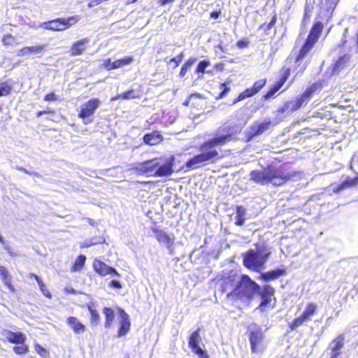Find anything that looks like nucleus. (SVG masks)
Segmentation results:
<instances>
[{
    "label": "nucleus",
    "instance_id": "51",
    "mask_svg": "<svg viewBox=\"0 0 358 358\" xmlns=\"http://www.w3.org/2000/svg\"><path fill=\"white\" fill-rule=\"evenodd\" d=\"M103 0H90L88 3V7L92 8L100 4Z\"/></svg>",
    "mask_w": 358,
    "mask_h": 358
},
{
    "label": "nucleus",
    "instance_id": "54",
    "mask_svg": "<svg viewBox=\"0 0 358 358\" xmlns=\"http://www.w3.org/2000/svg\"><path fill=\"white\" fill-rule=\"evenodd\" d=\"M329 1L327 4L329 5V8H334L336 4L338 3L339 0H326Z\"/></svg>",
    "mask_w": 358,
    "mask_h": 358
},
{
    "label": "nucleus",
    "instance_id": "1",
    "mask_svg": "<svg viewBox=\"0 0 358 358\" xmlns=\"http://www.w3.org/2000/svg\"><path fill=\"white\" fill-rule=\"evenodd\" d=\"M231 138V133L229 129L226 130L225 128L220 127L216 131L213 138L200 145L201 153L188 160L185 164L186 167L194 169L203 164L214 163L217 159H221L222 156L215 148L225 145Z\"/></svg>",
    "mask_w": 358,
    "mask_h": 358
},
{
    "label": "nucleus",
    "instance_id": "32",
    "mask_svg": "<svg viewBox=\"0 0 358 358\" xmlns=\"http://www.w3.org/2000/svg\"><path fill=\"white\" fill-rule=\"evenodd\" d=\"M236 224L238 226H242L245 223V216L246 211L242 206H238L236 212Z\"/></svg>",
    "mask_w": 358,
    "mask_h": 358
},
{
    "label": "nucleus",
    "instance_id": "40",
    "mask_svg": "<svg viewBox=\"0 0 358 358\" xmlns=\"http://www.w3.org/2000/svg\"><path fill=\"white\" fill-rule=\"evenodd\" d=\"M120 96L122 99H132L138 97V95L136 94V92L133 90H128L124 93L120 94Z\"/></svg>",
    "mask_w": 358,
    "mask_h": 358
},
{
    "label": "nucleus",
    "instance_id": "28",
    "mask_svg": "<svg viewBox=\"0 0 358 358\" xmlns=\"http://www.w3.org/2000/svg\"><path fill=\"white\" fill-rule=\"evenodd\" d=\"M87 308L90 313V320L92 324H97L100 321V316L99 313L95 308L93 302L87 304Z\"/></svg>",
    "mask_w": 358,
    "mask_h": 358
},
{
    "label": "nucleus",
    "instance_id": "37",
    "mask_svg": "<svg viewBox=\"0 0 358 358\" xmlns=\"http://www.w3.org/2000/svg\"><path fill=\"white\" fill-rule=\"evenodd\" d=\"M12 90V85L8 82L0 83V96L8 95Z\"/></svg>",
    "mask_w": 358,
    "mask_h": 358
},
{
    "label": "nucleus",
    "instance_id": "38",
    "mask_svg": "<svg viewBox=\"0 0 358 358\" xmlns=\"http://www.w3.org/2000/svg\"><path fill=\"white\" fill-rule=\"evenodd\" d=\"M103 238H94L90 240H86L83 245H81L82 248H89L92 245H94L99 243H102Z\"/></svg>",
    "mask_w": 358,
    "mask_h": 358
},
{
    "label": "nucleus",
    "instance_id": "47",
    "mask_svg": "<svg viewBox=\"0 0 358 358\" xmlns=\"http://www.w3.org/2000/svg\"><path fill=\"white\" fill-rule=\"evenodd\" d=\"M15 38L11 35H6L2 39V43L5 45H12L14 42Z\"/></svg>",
    "mask_w": 358,
    "mask_h": 358
},
{
    "label": "nucleus",
    "instance_id": "4",
    "mask_svg": "<svg viewBox=\"0 0 358 358\" xmlns=\"http://www.w3.org/2000/svg\"><path fill=\"white\" fill-rule=\"evenodd\" d=\"M271 252L266 247H257L256 250H250L243 255V264L255 271H259L264 267Z\"/></svg>",
    "mask_w": 358,
    "mask_h": 358
},
{
    "label": "nucleus",
    "instance_id": "48",
    "mask_svg": "<svg viewBox=\"0 0 358 358\" xmlns=\"http://www.w3.org/2000/svg\"><path fill=\"white\" fill-rule=\"evenodd\" d=\"M190 69V67L189 66V64H184L182 65V66L181 67V69H180V76L181 77H183L187 71Z\"/></svg>",
    "mask_w": 358,
    "mask_h": 358
},
{
    "label": "nucleus",
    "instance_id": "63",
    "mask_svg": "<svg viewBox=\"0 0 358 358\" xmlns=\"http://www.w3.org/2000/svg\"><path fill=\"white\" fill-rule=\"evenodd\" d=\"M90 223L92 225H93V224H94V223L92 222V220H90Z\"/></svg>",
    "mask_w": 358,
    "mask_h": 358
},
{
    "label": "nucleus",
    "instance_id": "49",
    "mask_svg": "<svg viewBox=\"0 0 358 358\" xmlns=\"http://www.w3.org/2000/svg\"><path fill=\"white\" fill-rule=\"evenodd\" d=\"M36 350L43 357H45V354L47 353V351L45 349H44L42 346L40 345H36L35 346Z\"/></svg>",
    "mask_w": 358,
    "mask_h": 358
},
{
    "label": "nucleus",
    "instance_id": "3",
    "mask_svg": "<svg viewBox=\"0 0 358 358\" xmlns=\"http://www.w3.org/2000/svg\"><path fill=\"white\" fill-rule=\"evenodd\" d=\"M293 175L285 173L281 169H266L264 171H252L250 173V179L257 183H272L273 185H281Z\"/></svg>",
    "mask_w": 358,
    "mask_h": 358
},
{
    "label": "nucleus",
    "instance_id": "17",
    "mask_svg": "<svg viewBox=\"0 0 358 358\" xmlns=\"http://www.w3.org/2000/svg\"><path fill=\"white\" fill-rule=\"evenodd\" d=\"M120 326L118 331V336L121 337L127 334L130 329V321L129 315L123 310H120Z\"/></svg>",
    "mask_w": 358,
    "mask_h": 358
},
{
    "label": "nucleus",
    "instance_id": "26",
    "mask_svg": "<svg viewBox=\"0 0 358 358\" xmlns=\"http://www.w3.org/2000/svg\"><path fill=\"white\" fill-rule=\"evenodd\" d=\"M285 273V269L278 268V269L273 270V271L262 273V278L265 281H269V280H273L277 279L280 276L283 275Z\"/></svg>",
    "mask_w": 358,
    "mask_h": 358
},
{
    "label": "nucleus",
    "instance_id": "24",
    "mask_svg": "<svg viewBox=\"0 0 358 358\" xmlns=\"http://www.w3.org/2000/svg\"><path fill=\"white\" fill-rule=\"evenodd\" d=\"M317 89L316 85H312L310 87H308L301 96H299L296 101L301 106L303 103H307L313 96V93L315 92Z\"/></svg>",
    "mask_w": 358,
    "mask_h": 358
},
{
    "label": "nucleus",
    "instance_id": "22",
    "mask_svg": "<svg viewBox=\"0 0 358 358\" xmlns=\"http://www.w3.org/2000/svg\"><path fill=\"white\" fill-rule=\"evenodd\" d=\"M89 42L87 38L81 39L73 44L71 49V55L73 56L80 55L85 50V45Z\"/></svg>",
    "mask_w": 358,
    "mask_h": 358
},
{
    "label": "nucleus",
    "instance_id": "53",
    "mask_svg": "<svg viewBox=\"0 0 358 358\" xmlns=\"http://www.w3.org/2000/svg\"><path fill=\"white\" fill-rule=\"evenodd\" d=\"M45 101H52L57 99L56 96L54 93H50L45 96Z\"/></svg>",
    "mask_w": 358,
    "mask_h": 358
},
{
    "label": "nucleus",
    "instance_id": "29",
    "mask_svg": "<svg viewBox=\"0 0 358 358\" xmlns=\"http://www.w3.org/2000/svg\"><path fill=\"white\" fill-rule=\"evenodd\" d=\"M103 313L105 315L106 322H105V327L110 328L114 321L115 313L112 308L105 307L103 309Z\"/></svg>",
    "mask_w": 358,
    "mask_h": 358
},
{
    "label": "nucleus",
    "instance_id": "25",
    "mask_svg": "<svg viewBox=\"0 0 358 358\" xmlns=\"http://www.w3.org/2000/svg\"><path fill=\"white\" fill-rule=\"evenodd\" d=\"M0 275L3 283L10 290L15 292V287L11 283V276L9 275L8 271L3 266H0Z\"/></svg>",
    "mask_w": 358,
    "mask_h": 358
},
{
    "label": "nucleus",
    "instance_id": "15",
    "mask_svg": "<svg viewBox=\"0 0 358 358\" xmlns=\"http://www.w3.org/2000/svg\"><path fill=\"white\" fill-rule=\"evenodd\" d=\"M3 335L6 340L11 343L23 344L26 340L25 335L21 332H13L6 330L3 332Z\"/></svg>",
    "mask_w": 358,
    "mask_h": 358
},
{
    "label": "nucleus",
    "instance_id": "31",
    "mask_svg": "<svg viewBox=\"0 0 358 358\" xmlns=\"http://www.w3.org/2000/svg\"><path fill=\"white\" fill-rule=\"evenodd\" d=\"M317 309V306L315 303H308L301 315L303 317V318H305V320L308 321L310 320V317L316 313Z\"/></svg>",
    "mask_w": 358,
    "mask_h": 358
},
{
    "label": "nucleus",
    "instance_id": "21",
    "mask_svg": "<svg viewBox=\"0 0 358 358\" xmlns=\"http://www.w3.org/2000/svg\"><path fill=\"white\" fill-rule=\"evenodd\" d=\"M143 141L146 144L155 145L162 141V136L159 131H153L145 134L143 137Z\"/></svg>",
    "mask_w": 358,
    "mask_h": 358
},
{
    "label": "nucleus",
    "instance_id": "56",
    "mask_svg": "<svg viewBox=\"0 0 358 358\" xmlns=\"http://www.w3.org/2000/svg\"><path fill=\"white\" fill-rule=\"evenodd\" d=\"M275 20H276L275 17H273V19L271 20V21L268 24V29H271L274 25V24L275 23Z\"/></svg>",
    "mask_w": 358,
    "mask_h": 358
},
{
    "label": "nucleus",
    "instance_id": "62",
    "mask_svg": "<svg viewBox=\"0 0 358 358\" xmlns=\"http://www.w3.org/2000/svg\"><path fill=\"white\" fill-rule=\"evenodd\" d=\"M136 1H137V0H129V3H134V2Z\"/></svg>",
    "mask_w": 358,
    "mask_h": 358
},
{
    "label": "nucleus",
    "instance_id": "42",
    "mask_svg": "<svg viewBox=\"0 0 358 358\" xmlns=\"http://www.w3.org/2000/svg\"><path fill=\"white\" fill-rule=\"evenodd\" d=\"M210 65V62L208 61H201L197 66L196 71L197 73H203L205 72V69Z\"/></svg>",
    "mask_w": 358,
    "mask_h": 358
},
{
    "label": "nucleus",
    "instance_id": "16",
    "mask_svg": "<svg viewBox=\"0 0 358 358\" xmlns=\"http://www.w3.org/2000/svg\"><path fill=\"white\" fill-rule=\"evenodd\" d=\"M271 125L270 119H266L262 122L255 123L250 128V137L258 136L262 134L266 130H267Z\"/></svg>",
    "mask_w": 358,
    "mask_h": 358
},
{
    "label": "nucleus",
    "instance_id": "6",
    "mask_svg": "<svg viewBox=\"0 0 358 358\" xmlns=\"http://www.w3.org/2000/svg\"><path fill=\"white\" fill-rule=\"evenodd\" d=\"M100 104L101 101L99 99H92L81 106L78 116L83 119L85 124H90L92 122L90 117L94 115Z\"/></svg>",
    "mask_w": 358,
    "mask_h": 358
},
{
    "label": "nucleus",
    "instance_id": "39",
    "mask_svg": "<svg viewBox=\"0 0 358 358\" xmlns=\"http://www.w3.org/2000/svg\"><path fill=\"white\" fill-rule=\"evenodd\" d=\"M307 322L306 320H305V318H303V317L302 315H301L300 317L296 318L292 322V324H290V328L292 329H297L299 327H300L301 325H302L304 322Z\"/></svg>",
    "mask_w": 358,
    "mask_h": 358
},
{
    "label": "nucleus",
    "instance_id": "8",
    "mask_svg": "<svg viewBox=\"0 0 358 358\" xmlns=\"http://www.w3.org/2000/svg\"><path fill=\"white\" fill-rule=\"evenodd\" d=\"M201 341V338L199 334V331H195L189 336V346L191 348L192 352L196 354L199 358H208L207 353L199 345Z\"/></svg>",
    "mask_w": 358,
    "mask_h": 358
},
{
    "label": "nucleus",
    "instance_id": "43",
    "mask_svg": "<svg viewBox=\"0 0 358 358\" xmlns=\"http://www.w3.org/2000/svg\"><path fill=\"white\" fill-rule=\"evenodd\" d=\"M287 79V76H284L280 83H278V85L275 87V89L273 90V91L272 92H270L268 93H267L266 94V98H270L275 92H276L281 87L282 85H283V83L285 82Z\"/></svg>",
    "mask_w": 358,
    "mask_h": 358
},
{
    "label": "nucleus",
    "instance_id": "27",
    "mask_svg": "<svg viewBox=\"0 0 358 358\" xmlns=\"http://www.w3.org/2000/svg\"><path fill=\"white\" fill-rule=\"evenodd\" d=\"M134 61V58L131 56H127L124 58L120 59L113 62L111 67L110 69H116L118 68L123 67L127 65L131 64Z\"/></svg>",
    "mask_w": 358,
    "mask_h": 358
},
{
    "label": "nucleus",
    "instance_id": "9",
    "mask_svg": "<svg viewBox=\"0 0 358 358\" xmlns=\"http://www.w3.org/2000/svg\"><path fill=\"white\" fill-rule=\"evenodd\" d=\"M266 79H260L256 81L252 87L247 88L242 92L238 96L234 99L233 103H236L247 97H250L256 94L266 85Z\"/></svg>",
    "mask_w": 358,
    "mask_h": 358
},
{
    "label": "nucleus",
    "instance_id": "5",
    "mask_svg": "<svg viewBox=\"0 0 358 358\" xmlns=\"http://www.w3.org/2000/svg\"><path fill=\"white\" fill-rule=\"evenodd\" d=\"M80 20L77 15L71 16L67 18H57L42 24L41 27L45 29L52 31H63L68 27L75 24Z\"/></svg>",
    "mask_w": 358,
    "mask_h": 358
},
{
    "label": "nucleus",
    "instance_id": "10",
    "mask_svg": "<svg viewBox=\"0 0 358 358\" xmlns=\"http://www.w3.org/2000/svg\"><path fill=\"white\" fill-rule=\"evenodd\" d=\"M249 331L252 350L255 352L257 346L263 339V334L261 328L255 324L250 326Z\"/></svg>",
    "mask_w": 358,
    "mask_h": 358
},
{
    "label": "nucleus",
    "instance_id": "58",
    "mask_svg": "<svg viewBox=\"0 0 358 358\" xmlns=\"http://www.w3.org/2000/svg\"><path fill=\"white\" fill-rule=\"evenodd\" d=\"M174 0H160V3L162 5H165L169 3L173 2Z\"/></svg>",
    "mask_w": 358,
    "mask_h": 358
},
{
    "label": "nucleus",
    "instance_id": "46",
    "mask_svg": "<svg viewBox=\"0 0 358 358\" xmlns=\"http://www.w3.org/2000/svg\"><path fill=\"white\" fill-rule=\"evenodd\" d=\"M15 169L17 170L20 171H22V172H24V173H25L27 174H29L30 176H34L40 178H41V176L39 173H38L36 172H34V171H33V172L29 171L28 170H27L26 169H24V168L22 167V166H17L15 167Z\"/></svg>",
    "mask_w": 358,
    "mask_h": 358
},
{
    "label": "nucleus",
    "instance_id": "45",
    "mask_svg": "<svg viewBox=\"0 0 358 358\" xmlns=\"http://www.w3.org/2000/svg\"><path fill=\"white\" fill-rule=\"evenodd\" d=\"M184 57V53L183 52H181L177 57L172 58L169 60V62H174L175 63V67H177L179 64L182 62V59Z\"/></svg>",
    "mask_w": 358,
    "mask_h": 358
},
{
    "label": "nucleus",
    "instance_id": "44",
    "mask_svg": "<svg viewBox=\"0 0 358 358\" xmlns=\"http://www.w3.org/2000/svg\"><path fill=\"white\" fill-rule=\"evenodd\" d=\"M220 89L222 90L217 99H222L229 91L230 88L225 84L222 83L220 85Z\"/></svg>",
    "mask_w": 358,
    "mask_h": 358
},
{
    "label": "nucleus",
    "instance_id": "2",
    "mask_svg": "<svg viewBox=\"0 0 358 358\" xmlns=\"http://www.w3.org/2000/svg\"><path fill=\"white\" fill-rule=\"evenodd\" d=\"M256 293L261 296L262 301L258 308L261 311H266V308L272 306L271 303L274 289L270 285H265L261 289V287L248 275L242 276L239 283L233 291L235 296L241 299L245 297L247 299H250Z\"/></svg>",
    "mask_w": 358,
    "mask_h": 358
},
{
    "label": "nucleus",
    "instance_id": "34",
    "mask_svg": "<svg viewBox=\"0 0 358 358\" xmlns=\"http://www.w3.org/2000/svg\"><path fill=\"white\" fill-rule=\"evenodd\" d=\"M29 277L30 278H34L36 279V280L37 281L39 287H40V289L42 292V293L43 294L44 296L48 297V298H50L51 297V294L49 292V291L47 289L45 284L43 283V282L41 280V279L39 278V276H38L37 275L34 274V273H30L29 274Z\"/></svg>",
    "mask_w": 358,
    "mask_h": 358
},
{
    "label": "nucleus",
    "instance_id": "14",
    "mask_svg": "<svg viewBox=\"0 0 358 358\" xmlns=\"http://www.w3.org/2000/svg\"><path fill=\"white\" fill-rule=\"evenodd\" d=\"M46 46L47 45L45 44H41L30 47H24L19 51L18 55L29 57L32 55H40L44 52Z\"/></svg>",
    "mask_w": 358,
    "mask_h": 358
},
{
    "label": "nucleus",
    "instance_id": "57",
    "mask_svg": "<svg viewBox=\"0 0 358 358\" xmlns=\"http://www.w3.org/2000/svg\"><path fill=\"white\" fill-rule=\"evenodd\" d=\"M219 15H220V13L218 12H215V11L212 12L210 14L211 17L213 19L218 18Z\"/></svg>",
    "mask_w": 358,
    "mask_h": 358
},
{
    "label": "nucleus",
    "instance_id": "36",
    "mask_svg": "<svg viewBox=\"0 0 358 358\" xmlns=\"http://www.w3.org/2000/svg\"><path fill=\"white\" fill-rule=\"evenodd\" d=\"M350 55L348 54L341 56L336 62L334 66V71L339 70L346 62L350 60Z\"/></svg>",
    "mask_w": 358,
    "mask_h": 358
},
{
    "label": "nucleus",
    "instance_id": "41",
    "mask_svg": "<svg viewBox=\"0 0 358 358\" xmlns=\"http://www.w3.org/2000/svg\"><path fill=\"white\" fill-rule=\"evenodd\" d=\"M13 351L17 354V355H24L27 353L29 350V348L27 345L23 344H21V345L19 346H14L13 347Z\"/></svg>",
    "mask_w": 358,
    "mask_h": 358
},
{
    "label": "nucleus",
    "instance_id": "19",
    "mask_svg": "<svg viewBox=\"0 0 358 358\" xmlns=\"http://www.w3.org/2000/svg\"><path fill=\"white\" fill-rule=\"evenodd\" d=\"M159 165L157 159L146 161L139 165V169L145 173L151 174L154 171H155Z\"/></svg>",
    "mask_w": 358,
    "mask_h": 358
},
{
    "label": "nucleus",
    "instance_id": "50",
    "mask_svg": "<svg viewBox=\"0 0 358 358\" xmlns=\"http://www.w3.org/2000/svg\"><path fill=\"white\" fill-rule=\"evenodd\" d=\"M109 286L110 287H114V288H117V289H121L122 288V285L121 283L117 281V280H111L109 283Z\"/></svg>",
    "mask_w": 358,
    "mask_h": 358
},
{
    "label": "nucleus",
    "instance_id": "7",
    "mask_svg": "<svg viewBox=\"0 0 358 358\" xmlns=\"http://www.w3.org/2000/svg\"><path fill=\"white\" fill-rule=\"evenodd\" d=\"M350 169L355 170V172L358 173V157H353L352 159V163L350 165ZM358 183V176L354 178H351L350 177H347V178L342 182V184L338 185L336 189H334V192H339L343 189L350 187L356 185Z\"/></svg>",
    "mask_w": 358,
    "mask_h": 358
},
{
    "label": "nucleus",
    "instance_id": "61",
    "mask_svg": "<svg viewBox=\"0 0 358 358\" xmlns=\"http://www.w3.org/2000/svg\"><path fill=\"white\" fill-rule=\"evenodd\" d=\"M0 242H1V243H3V237H2V236H1V234H0Z\"/></svg>",
    "mask_w": 358,
    "mask_h": 358
},
{
    "label": "nucleus",
    "instance_id": "23",
    "mask_svg": "<svg viewBox=\"0 0 358 358\" xmlns=\"http://www.w3.org/2000/svg\"><path fill=\"white\" fill-rule=\"evenodd\" d=\"M67 324L72 328L76 334L83 333L85 331V327L76 317H70L67 319Z\"/></svg>",
    "mask_w": 358,
    "mask_h": 358
},
{
    "label": "nucleus",
    "instance_id": "59",
    "mask_svg": "<svg viewBox=\"0 0 358 358\" xmlns=\"http://www.w3.org/2000/svg\"><path fill=\"white\" fill-rule=\"evenodd\" d=\"M237 45H238V46L239 48H243V47L245 46V42H244V41H238V44H237Z\"/></svg>",
    "mask_w": 358,
    "mask_h": 358
},
{
    "label": "nucleus",
    "instance_id": "60",
    "mask_svg": "<svg viewBox=\"0 0 358 358\" xmlns=\"http://www.w3.org/2000/svg\"><path fill=\"white\" fill-rule=\"evenodd\" d=\"M118 99H121V97L120 96V94H118L117 96H114V97H112L111 98V101H116Z\"/></svg>",
    "mask_w": 358,
    "mask_h": 358
},
{
    "label": "nucleus",
    "instance_id": "52",
    "mask_svg": "<svg viewBox=\"0 0 358 358\" xmlns=\"http://www.w3.org/2000/svg\"><path fill=\"white\" fill-rule=\"evenodd\" d=\"M111 64H113V62L111 61L110 59H107L106 60H104L103 62V66L107 69V70H113V69H110L111 67Z\"/></svg>",
    "mask_w": 358,
    "mask_h": 358
},
{
    "label": "nucleus",
    "instance_id": "20",
    "mask_svg": "<svg viewBox=\"0 0 358 358\" xmlns=\"http://www.w3.org/2000/svg\"><path fill=\"white\" fill-rule=\"evenodd\" d=\"M322 29V23L320 22L315 23V24L313 25L310 30V32L307 38V40L315 44L317 42Z\"/></svg>",
    "mask_w": 358,
    "mask_h": 358
},
{
    "label": "nucleus",
    "instance_id": "55",
    "mask_svg": "<svg viewBox=\"0 0 358 358\" xmlns=\"http://www.w3.org/2000/svg\"><path fill=\"white\" fill-rule=\"evenodd\" d=\"M196 58H189L185 64H188L189 66L191 68L192 65L196 62Z\"/></svg>",
    "mask_w": 358,
    "mask_h": 358
},
{
    "label": "nucleus",
    "instance_id": "11",
    "mask_svg": "<svg viewBox=\"0 0 358 358\" xmlns=\"http://www.w3.org/2000/svg\"><path fill=\"white\" fill-rule=\"evenodd\" d=\"M345 344V337L343 334H341L333 340L329 345V350L331 351L330 358H338L341 353Z\"/></svg>",
    "mask_w": 358,
    "mask_h": 358
},
{
    "label": "nucleus",
    "instance_id": "18",
    "mask_svg": "<svg viewBox=\"0 0 358 358\" xmlns=\"http://www.w3.org/2000/svg\"><path fill=\"white\" fill-rule=\"evenodd\" d=\"M174 160V157H171V161L165 163L161 166H158L157 169L155 171L153 176H170L173 173V161Z\"/></svg>",
    "mask_w": 358,
    "mask_h": 358
},
{
    "label": "nucleus",
    "instance_id": "30",
    "mask_svg": "<svg viewBox=\"0 0 358 358\" xmlns=\"http://www.w3.org/2000/svg\"><path fill=\"white\" fill-rule=\"evenodd\" d=\"M314 43L306 40L305 44L303 45V47L301 48L296 58V62H299V61L302 60L305 56L307 55V53L312 49Z\"/></svg>",
    "mask_w": 358,
    "mask_h": 358
},
{
    "label": "nucleus",
    "instance_id": "13",
    "mask_svg": "<svg viewBox=\"0 0 358 358\" xmlns=\"http://www.w3.org/2000/svg\"><path fill=\"white\" fill-rule=\"evenodd\" d=\"M93 267L95 271L101 275H106L108 274L119 275V273L115 268L98 259L94 260Z\"/></svg>",
    "mask_w": 358,
    "mask_h": 358
},
{
    "label": "nucleus",
    "instance_id": "12",
    "mask_svg": "<svg viewBox=\"0 0 358 358\" xmlns=\"http://www.w3.org/2000/svg\"><path fill=\"white\" fill-rule=\"evenodd\" d=\"M156 238L160 243L166 245L171 254L173 253L172 245L175 240V236L173 234H167L163 231H157L156 232Z\"/></svg>",
    "mask_w": 358,
    "mask_h": 358
},
{
    "label": "nucleus",
    "instance_id": "35",
    "mask_svg": "<svg viewBox=\"0 0 358 358\" xmlns=\"http://www.w3.org/2000/svg\"><path fill=\"white\" fill-rule=\"evenodd\" d=\"M85 261H86V257L85 255L78 256V257L76 259V260L73 266L72 271H80L83 268V267L84 266Z\"/></svg>",
    "mask_w": 358,
    "mask_h": 358
},
{
    "label": "nucleus",
    "instance_id": "33",
    "mask_svg": "<svg viewBox=\"0 0 358 358\" xmlns=\"http://www.w3.org/2000/svg\"><path fill=\"white\" fill-rule=\"evenodd\" d=\"M300 107H301V106L299 105V103H298V101L296 100L287 101V103H285V105L282 108L281 111L282 112H287V111L294 112V111L296 110L297 109H299Z\"/></svg>",
    "mask_w": 358,
    "mask_h": 358
}]
</instances>
